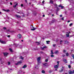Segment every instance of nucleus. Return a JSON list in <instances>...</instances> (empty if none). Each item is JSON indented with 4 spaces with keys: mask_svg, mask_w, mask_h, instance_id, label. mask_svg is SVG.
<instances>
[{
    "mask_svg": "<svg viewBox=\"0 0 74 74\" xmlns=\"http://www.w3.org/2000/svg\"><path fill=\"white\" fill-rule=\"evenodd\" d=\"M51 58H53V57H54V55H51Z\"/></svg>",
    "mask_w": 74,
    "mask_h": 74,
    "instance_id": "29",
    "label": "nucleus"
},
{
    "mask_svg": "<svg viewBox=\"0 0 74 74\" xmlns=\"http://www.w3.org/2000/svg\"><path fill=\"white\" fill-rule=\"evenodd\" d=\"M19 47L20 48H22V46L21 45H20L19 46Z\"/></svg>",
    "mask_w": 74,
    "mask_h": 74,
    "instance_id": "44",
    "label": "nucleus"
},
{
    "mask_svg": "<svg viewBox=\"0 0 74 74\" xmlns=\"http://www.w3.org/2000/svg\"><path fill=\"white\" fill-rule=\"evenodd\" d=\"M66 33H67V34H66V36L67 37H69V32H66Z\"/></svg>",
    "mask_w": 74,
    "mask_h": 74,
    "instance_id": "8",
    "label": "nucleus"
},
{
    "mask_svg": "<svg viewBox=\"0 0 74 74\" xmlns=\"http://www.w3.org/2000/svg\"><path fill=\"white\" fill-rule=\"evenodd\" d=\"M0 61H1V58H0Z\"/></svg>",
    "mask_w": 74,
    "mask_h": 74,
    "instance_id": "60",
    "label": "nucleus"
},
{
    "mask_svg": "<svg viewBox=\"0 0 74 74\" xmlns=\"http://www.w3.org/2000/svg\"><path fill=\"white\" fill-rule=\"evenodd\" d=\"M63 42V40H60V42Z\"/></svg>",
    "mask_w": 74,
    "mask_h": 74,
    "instance_id": "50",
    "label": "nucleus"
},
{
    "mask_svg": "<svg viewBox=\"0 0 74 74\" xmlns=\"http://www.w3.org/2000/svg\"><path fill=\"white\" fill-rule=\"evenodd\" d=\"M18 37L19 38H21V37H22V36L20 34H18Z\"/></svg>",
    "mask_w": 74,
    "mask_h": 74,
    "instance_id": "6",
    "label": "nucleus"
},
{
    "mask_svg": "<svg viewBox=\"0 0 74 74\" xmlns=\"http://www.w3.org/2000/svg\"><path fill=\"white\" fill-rule=\"evenodd\" d=\"M3 29L4 30H7V28L5 27H3Z\"/></svg>",
    "mask_w": 74,
    "mask_h": 74,
    "instance_id": "30",
    "label": "nucleus"
},
{
    "mask_svg": "<svg viewBox=\"0 0 74 74\" xmlns=\"http://www.w3.org/2000/svg\"><path fill=\"white\" fill-rule=\"evenodd\" d=\"M58 67H59V65L57 64L54 66V68H55L56 69H57V68H58Z\"/></svg>",
    "mask_w": 74,
    "mask_h": 74,
    "instance_id": "7",
    "label": "nucleus"
},
{
    "mask_svg": "<svg viewBox=\"0 0 74 74\" xmlns=\"http://www.w3.org/2000/svg\"><path fill=\"white\" fill-rule=\"evenodd\" d=\"M17 5H18V3H16V5L13 6L14 8H16V7Z\"/></svg>",
    "mask_w": 74,
    "mask_h": 74,
    "instance_id": "14",
    "label": "nucleus"
},
{
    "mask_svg": "<svg viewBox=\"0 0 74 74\" xmlns=\"http://www.w3.org/2000/svg\"><path fill=\"white\" fill-rule=\"evenodd\" d=\"M62 5L61 4H60V5H59L58 6L59 7H61L62 6Z\"/></svg>",
    "mask_w": 74,
    "mask_h": 74,
    "instance_id": "36",
    "label": "nucleus"
},
{
    "mask_svg": "<svg viewBox=\"0 0 74 74\" xmlns=\"http://www.w3.org/2000/svg\"><path fill=\"white\" fill-rule=\"evenodd\" d=\"M10 5H12V2H10Z\"/></svg>",
    "mask_w": 74,
    "mask_h": 74,
    "instance_id": "53",
    "label": "nucleus"
},
{
    "mask_svg": "<svg viewBox=\"0 0 74 74\" xmlns=\"http://www.w3.org/2000/svg\"><path fill=\"white\" fill-rule=\"evenodd\" d=\"M56 46V44H54V45H53V47H55Z\"/></svg>",
    "mask_w": 74,
    "mask_h": 74,
    "instance_id": "49",
    "label": "nucleus"
},
{
    "mask_svg": "<svg viewBox=\"0 0 74 74\" xmlns=\"http://www.w3.org/2000/svg\"><path fill=\"white\" fill-rule=\"evenodd\" d=\"M7 32H10V29H8L7 30Z\"/></svg>",
    "mask_w": 74,
    "mask_h": 74,
    "instance_id": "52",
    "label": "nucleus"
},
{
    "mask_svg": "<svg viewBox=\"0 0 74 74\" xmlns=\"http://www.w3.org/2000/svg\"><path fill=\"white\" fill-rule=\"evenodd\" d=\"M44 2H45V1H42V4H44Z\"/></svg>",
    "mask_w": 74,
    "mask_h": 74,
    "instance_id": "47",
    "label": "nucleus"
},
{
    "mask_svg": "<svg viewBox=\"0 0 74 74\" xmlns=\"http://www.w3.org/2000/svg\"><path fill=\"white\" fill-rule=\"evenodd\" d=\"M70 22V20H69L68 21V23H69Z\"/></svg>",
    "mask_w": 74,
    "mask_h": 74,
    "instance_id": "56",
    "label": "nucleus"
},
{
    "mask_svg": "<svg viewBox=\"0 0 74 74\" xmlns=\"http://www.w3.org/2000/svg\"><path fill=\"white\" fill-rule=\"evenodd\" d=\"M3 10L5 11H6V12H9V11H10V10Z\"/></svg>",
    "mask_w": 74,
    "mask_h": 74,
    "instance_id": "19",
    "label": "nucleus"
},
{
    "mask_svg": "<svg viewBox=\"0 0 74 74\" xmlns=\"http://www.w3.org/2000/svg\"><path fill=\"white\" fill-rule=\"evenodd\" d=\"M26 67H27L26 65H25L23 67V69H25V68H26Z\"/></svg>",
    "mask_w": 74,
    "mask_h": 74,
    "instance_id": "20",
    "label": "nucleus"
},
{
    "mask_svg": "<svg viewBox=\"0 0 74 74\" xmlns=\"http://www.w3.org/2000/svg\"><path fill=\"white\" fill-rule=\"evenodd\" d=\"M61 7V9H63L64 8V7L63 6H62Z\"/></svg>",
    "mask_w": 74,
    "mask_h": 74,
    "instance_id": "42",
    "label": "nucleus"
},
{
    "mask_svg": "<svg viewBox=\"0 0 74 74\" xmlns=\"http://www.w3.org/2000/svg\"><path fill=\"white\" fill-rule=\"evenodd\" d=\"M63 62H65V63H67V60H66V59L63 60Z\"/></svg>",
    "mask_w": 74,
    "mask_h": 74,
    "instance_id": "13",
    "label": "nucleus"
},
{
    "mask_svg": "<svg viewBox=\"0 0 74 74\" xmlns=\"http://www.w3.org/2000/svg\"><path fill=\"white\" fill-rule=\"evenodd\" d=\"M43 17H45V15H43Z\"/></svg>",
    "mask_w": 74,
    "mask_h": 74,
    "instance_id": "58",
    "label": "nucleus"
},
{
    "mask_svg": "<svg viewBox=\"0 0 74 74\" xmlns=\"http://www.w3.org/2000/svg\"><path fill=\"white\" fill-rule=\"evenodd\" d=\"M41 49H42V50H44V47H41Z\"/></svg>",
    "mask_w": 74,
    "mask_h": 74,
    "instance_id": "40",
    "label": "nucleus"
},
{
    "mask_svg": "<svg viewBox=\"0 0 74 74\" xmlns=\"http://www.w3.org/2000/svg\"><path fill=\"white\" fill-rule=\"evenodd\" d=\"M40 59H41V57H39L37 58V60L38 63H39L40 61Z\"/></svg>",
    "mask_w": 74,
    "mask_h": 74,
    "instance_id": "3",
    "label": "nucleus"
},
{
    "mask_svg": "<svg viewBox=\"0 0 74 74\" xmlns=\"http://www.w3.org/2000/svg\"><path fill=\"white\" fill-rule=\"evenodd\" d=\"M69 74H73V71H69Z\"/></svg>",
    "mask_w": 74,
    "mask_h": 74,
    "instance_id": "12",
    "label": "nucleus"
},
{
    "mask_svg": "<svg viewBox=\"0 0 74 74\" xmlns=\"http://www.w3.org/2000/svg\"><path fill=\"white\" fill-rule=\"evenodd\" d=\"M62 20V21H64V18H63V17L62 18H61Z\"/></svg>",
    "mask_w": 74,
    "mask_h": 74,
    "instance_id": "48",
    "label": "nucleus"
},
{
    "mask_svg": "<svg viewBox=\"0 0 74 74\" xmlns=\"http://www.w3.org/2000/svg\"><path fill=\"white\" fill-rule=\"evenodd\" d=\"M8 37H9V38L10 37V35H8Z\"/></svg>",
    "mask_w": 74,
    "mask_h": 74,
    "instance_id": "54",
    "label": "nucleus"
},
{
    "mask_svg": "<svg viewBox=\"0 0 74 74\" xmlns=\"http://www.w3.org/2000/svg\"><path fill=\"white\" fill-rule=\"evenodd\" d=\"M45 73V71L44 70H42V73H43V74H44Z\"/></svg>",
    "mask_w": 74,
    "mask_h": 74,
    "instance_id": "23",
    "label": "nucleus"
},
{
    "mask_svg": "<svg viewBox=\"0 0 74 74\" xmlns=\"http://www.w3.org/2000/svg\"><path fill=\"white\" fill-rule=\"evenodd\" d=\"M3 54H4V56L6 57V56H7V55H8V53H4Z\"/></svg>",
    "mask_w": 74,
    "mask_h": 74,
    "instance_id": "4",
    "label": "nucleus"
},
{
    "mask_svg": "<svg viewBox=\"0 0 74 74\" xmlns=\"http://www.w3.org/2000/svg\"><path fill=\"white\" fill-rule=\"evenodd\" d=\"M40 53H43V52H42V51H41V52H40Z\"/></svg>",
    "mask_w": 74,
    "mask_h": 74,
    "instance_id": "59",
    "label": "nucleus"
},
{
    "mask_svg": "<svg viewBox=\"0 0 74 74\" xmlns=\"http://www.w3.org/2000/svg\"><path fill=\"white\" fill-rule=\"evenodd\" d=\"M73 73L74 74V70H73Z\"/></svg>",
    "mask_w": 74,
    "mask_h": 74,
    "instance_id": "62",
    "label": "nucleus"
},
{
    "mask_svg": "<svg viewBox=\"0 0 74 74\" xmlns=\"http://www.w3.org/2000/svg\"><path fill=\"white\" fill-rule=\"evenodd\" d=\"M57 63H58V65L59 63V61H57Z\"/></svg>",
    "mask_w": 74,
    "mask_h": 74,
    "instance_id": "46",
    "label": "nucleus"
},
{
    "mask_svg": "<svg viewBox=\"0 0 74 74\" xmlns=\"http://www.w3.org/2000/svg\"><path fill=\"white\" fill-rule=\"evenodd\" d=\"M54 16V14H52V16Z\"/></svg>",
    "mask_w": 74,
    "mask_h": 74,
    "instance_id": "64",
    "label": "nucleus"
},
{
    "mask_svg": "<svg viewBox=\"0 0 74 74\" xmlns=\"http://www.w3.org/2000/svg\"><path fill=\"white\" fill-rule=\"evenodd\" d=\"M35 43H36V45H40V43L39 42H36Z\"/></svg>",
    "mask_w": 74,
    "mask_h": 74,
    "instance_id": "10",
    "label": "nucleus"
},
{
    "mask_svg": "<svg viewBox=\"0 0 74 74\" xmlns=\"http://www.w3.org/2000/svg\"><path fill=\"white\" fill-rule=\"evenodd\" d=\"M53 71V70H51L49 71V73H51V72H52Z\"/></svg>",
    "mask_w": 74,
    "mask_h": 74,
    "instance_id": "24",
    "label": "nucleus"
},
{
    "mask_svg": "<svg viewBox=\"0 0 74 74\" xmlns=\"http://www.w3.org/2000/svg\"><path fill=\"white\" fill-rule=\"evenodd\" d=\"M22 63V61H18L17 63H16V65H19V64H21Z\"/></svg>",
    "mask_w": 74,
    "mask_h": 74,
    "instance_id": "2",
    "label": "nucleus"
},
{
    "mask_svg": "<svg viewBox=\"0 0 74 74\" xmlns=\"http://www.w3.org/2000/svg\"><path fill=\"white\" fill-rule=\"evenodd\" d=\"M49 42H50V41L49 40L46 41V42L47 44H49Z\"/></svg>",
    "mask_w": 74,
    "mask_h": 74,
    "instance_id": "16",
    "label": "nucleus"
},
{
    "mask_svg": "<svg viewBox=\"0 0 74 74\" xmlns=\"http://www.w3.org/2000/svg\"><path fill=\"white\" fill-rule=\"evenodd\" d=\"M50 3H51V4H53V1H52V0H50Z\"/></svg>",
    "mask_w": 74,
    "mask_h": 74,
    "instance_id": "15",
    "label": "nucleus"
},
{
    "mask_svg": "<svg viewBox=\"0 0 74 74\" xmlns=\"http://www.w3.org/2000/svg\"><path fill=\"white\" fill-rule=\"evenodd\" d=\"M25 1L26 3H27V0H25Z\"/></svg>",
    "mask_w": 74,
    "mask_h": 74,
    "instance_id": "61",
    "label": "nucleus"
},
{
    "mask_svg": "<svg viewBox=\"0 0 74 74\" xmlns=\"http://www.w3.org/2000/svg\"><path fill=\"white\" fill-rule=\"evenodd\" d=\"M68 67L69 69H70L71 68V65H68Z\"/></svg>",
    "mask_w": 74,
    "mask_h": 74,
    "instance_id": "26",
    "label": "nucleus"
},
{
    "mask_svg": "<svg viewBox=\"0 0 74 74\" xmlns=\"http://www.w3.org/2000/svg\"><path fill=\"white\" fill-rule=\"evenodd\" d=\"M63 52H64V53L66 52V51L65 50H64Z\"/></svg>",
    "mask_w": 74,
    "mask_h": 74,
    "instance_id": "37",
    "label": "nucleus"
},
{
    "mask_svg": "<svg viewBox=\"0 0 74 74\" xmlns=\"http://www.w3.org/2000/svg\"><path fill=\"white\" fill-rule=\"evenodd\" d=\"M66 56H69V53H66Z\"/></svg>",
    "mask_w": 74,
    "mask_h": 74,
    "instance_id": "35",
    "label": "nucleus"
},
{
    "mask_svg": "<svg viewBox=\"0 0 74 74\" xmlns=\"http://www.w3.org/2000/svg\"><path fill=\"white\" fill-rule=\"evenodd\" d=\"M20 26L21 27H23V25H22V24H20Z\"/></svg>",
    "mask_w": 74,
    "mask_h": 74,
    "instance_id": "31",
    "label": "nucleus"
},
{
    "mask_svg": "<svg viewBox=\"0 0 74 74\" xmlns=\"http://www.w3.org/2000/svg\"><path fill=\"white\" fill-rule=\"evenodd\" d=\"M20 59H23V58H22V56H21L20 57Z\"/></svg>",
    "mask_w": 74,
    "mask_h": 74,
    "instance_id": "28",
    "label": "nucleus"
},
{
    "mask_svg": "<svg viewBox=\"0 0 74 74\" xmlns=\"http://www.w3.org/2000/svg\"><path fill=\"white\" fill-rule=\"evenodd\" d=\"M35 68H36V69H38V66H35Z\"/></svg>",
    "mask_w": 74,
    "mask_h": 74,
    "instance_id": "39",
    "label": "nucleus"
},
{
    "mask_svg": "<svg viewBox=\"0 0 74 74\" xmlns=\"http://www.w3.org/2000/svg\"><path fill=\"white\" fill-rule=\"evenodd\" d=\"M54 53L56 54H58L59 53V51H56L54 52Z\"/></svg>",
    "mask_w": 74,
    "mask_h": 74,
    "instance_id": "11",
    "label": "nucleus"
},
{
    "mask_svg": "<svg viewBox=\"0 0 74 74\" xmlns=\"http://www.w3.org/2000/svg\"><path fill=\"white\" fill-rule=\"evenodd\" d=\"M54 5H55V6L57 7V6H58V5H57V4H55Z\"/></svg>",
    "mask_w": 74,
    "mask_h": 74,
    "instance_id": "41",
    "label": "nucleus"
},
{
    "mask_svg": "<svg viewBox=\"0 0 74 74\" xmlns=\"http://www.w3.org/2000/svg\"><path fill=\"white\" fill-rule=\"evenodd\" d=\"M16 17H17V18H21V16L17 15H15Z\"/></svg>",
    "mask_w": 74,
    "mask_h": 74,
    "instance_id": "9",
    "label": "nucleus"
},
{
    "mask_svg": "<svg viewBox=\"0 0 74 74\" xmlns=\"http://www.w3.org/2000/svg\"><path fill=\"white\" fill-rule=\"evenodd\" d=\"M56 15H58V12L56 13Z\"/></svg>",
    "mask_w": 74,
    "mask_h": 74,
    "instance_id": "63",
    "label": "nucleus"
},
{
    "mask_svg": "<svg viewBox=\"0 0 74 74\" xmlns=\"http://www.w3.org/2000/svg\"><path fill=\"white\" fill-rule=\"evenodd\" d=\"M65 56V55H62V57H64Z\"/></svg>",
    "mask_w": 74,
    "mask_h": 74,
    "instance_id": "51",
    "label": "nucleus"
},
{
    "mask_svg": "<svg viewBox=\"0 0 74 74\" xmlns=\"http://www.w3.org/2000/svg\"><path fill=\"white\" fill-rule=\"evenodd\" d=\"M63 69H61V71H59L60 73H61V72H62V71H63Z\"/></svg>",
    "mask_w": 74,
    "mask_h": 74,
    "instance_id": "34",
    "label": "nucleus"
},
{
    "mask_svg": "<svg viewBox=\"0 0 74 74\" xmlns=\"http://www.w3.org/2000/svg\"><path fill=\"white\" fill-rule=\"evenodd\" d=\"M9 51H10L11 52H12V49L10 48L9 49Z\"/></svg>",
    "mask_w": 74,
    "mask_h": 74,
    "instance_id": "21",
    "label": "nucleus"
},
{
    "mask_svg": "<svg viewBox=\"0 0 74 74\" xmlns=\"http://www.w3.org/2000/svg\"><path fill=\"white\" fill-rule=\"evenodd\" d=\"M55 20H52V21H51V23H54V22H55Z\"/></svg>",
    "mask_w": 74,
    "mask_h": 74,
    "instance_id": "17",
    "label": "nucleus"
},
{
    "mask_svg": "<svg viewBox=\"0 0 74 74\" xmlns=\"http://www.w3.org/2000/svg\"><path fill=\"white\" fill-rule=\"evenodd\" d=\"M60 17H62V15H60Z\"/></svg>",
    "mask_w": 74,
    "mask_h": 74,
    "instance_id": "55",
    "label": "nucleus"
},
{
    "mask_svg": "<svg viewBox=\"0 0 74 74\" xmlns=\"http://www.w3.org/2000/svg\"><path fill=\"white\" fill-rule=\"evenodd\" d=\"M59 10V8H58V7H57V11H58Z\"/></svg>",
    "mask_w": 74,
    "mask_h": 74,
    "instance_id": "25",
    "label": "nucleus"
},
{
    "mask_svg": "<svg viewBox=\"0 0 74 74\" xmlns=\"http://www.w3.org/2000/svg\"><path fill=\"white\" fill-rule=\"evenodd\" d=\"M43 64L44 66H47V63Z\"/></svg>",
    "mask_w": 74,
    "mask_h": 74,
    "instance_id": "18",
    "label": "nucleus"
},
{
    "mask_svg": "<svg viewBox=\"0 0 74 74\" xmlns=\"http://www.w3.org/2000/svg\"><path fill=\"white\" fill-rule=\"evenodd\" d=\"M48 59H46L45 60V62H48Z\"/></svg>",
    "mask_w": 74,
    "mask_h": 74,
    "instance_id": "33",
    "label": "nucleus"
},
{
    "mask_svg": "<svg viewBox=\"0 0 74 74\" xmlns=\"http://www.w3.org/2000/svg\"><path fill=\"white\" fill-rule=\"evenodd\" d=\"M43 48H47V46H43Z\"/></svg>",
    "mask_w": 74,
    "mask_h": 74,
    "instance_id": "38",
    "label": "nucleus"
},
{
    "mask_svg": "<svg viewBox=\"0 0 74 74\" xmlns=\"http://www.w3.org/2000/svg\"><path fill=\"white\" fill-rule=\"evenodd\" d=\"M0 42L1 44H6V42L4 41H2L0 40Z\"/></svg>",
    "mask_w": 74,
    "mask_h": 74,
    "instance_id": "1",
    "label": "nucleus"
},
{
    "mask_svg": "<svg viewBox=\"0 0 74 74\" xmlns=\"http://www.w3.org/2000/svg\"><path fill=\"white\" fill-rule=\"evenodd\" d=\"M21 7H23V4H21Z\"/></svg>",
    "mask_w": 74,
    "mask_h": 74,
    "instance_id": "57",
    "label": "nucleus"
},
{
    "mask_svg": "<svg viewBox=\"0 0 74 74\" xmlns=\"http://www.w3.org/2000/svg\"><path fill=\"white\" fill-rule=\"evenodd\" d=\"M32 27L33 28V29H31V30H32V31H34V30H36V29H37V28H34V27L33 26H32Z\"/></svg>",
    "mask_w": 74,
    "mask_h": 74,
    "instance_id": "5",
    "label": "nucleus"
},
{
    "mask_svg": "<svg viewBox=\"0 0 74 74\" xmlns=\"http://www.w3.org/2000/svg\"><path fill=\"white\" fill-rule=\"evenodd\" d=\"M73 63V62L71 61H70V64H72Z\"/></svg>",
    "mask_w": 74,
    "mask_h": 74,
    "instance_id": "43",
    "label": "nucleus"
},
{
    "mask_svg": "<svg viewBox=\"0 0 74 74\" xmlns=\"http://www.w3.org/2000/svg\"><path fill=\"white\" fill-rule=\"evenodd\" d=\"M10 62H8V65H10Z\"/></svg>",
    "mask_w": 74,
    "mask_h": 74,
    "instance_id": "45",
    "label": "nucleus"
},
{
    "mask_svg": "<svg viewBox=\"0 0 74 74\" xmlns=\"http://www.w3.org/2000/svg\"><path fill=\"white\" fill-rule=\"evenodd\" d=\"M72 58H73L74 59V54L72 55Z\"/></svg>",
    "mask_w": 74,
    "mask_h": 74,
    "instance_id": "27",
    "label": "nucleus"
},
{
    "mask_svg": "<svg viewBox=\"0 0 74 74\" xmlns=\"http://www.w3.org/2000/svg\"><path fill=\"white\" fill-rule=\"evenodd\" d=\"M51 55H53V51L51 50Z\"/></svg>",
    "mask_w": 74,
    "mask_h": 74,
    "instance_id": "22",
    "label": "nucleus"
},
{
    "mask_svg": "<svg viewBox=\"0 0 74 74\" xmlns=\"http://www.w3.org/2000/svg\"><path fill=\"white\" fill-rule=\"evenodd\" d=\"M72 25H73V23H71L69 25L70 26H72Z\"/></svg>",
    "mask_w": 74,
    "mask_h": 74,
    "instance_id": "32",
    "label": "nucleus"
}]
</instances>
